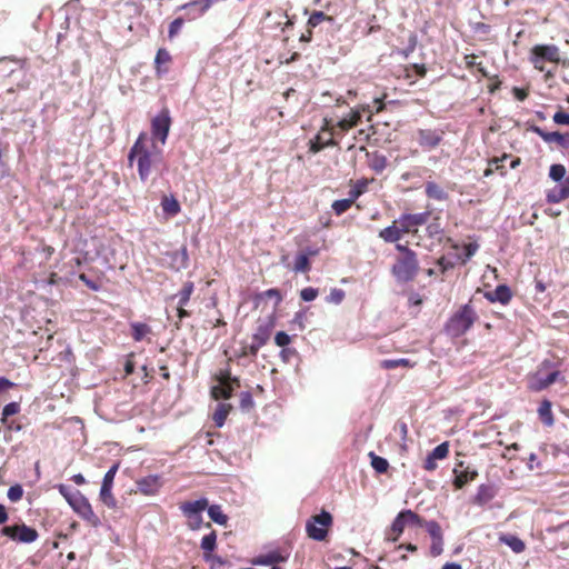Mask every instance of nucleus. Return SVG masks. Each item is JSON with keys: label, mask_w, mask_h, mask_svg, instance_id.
I'll return each instance as SVG.
<instances>
[{"label": "nucleus", "mask_w": 569, "mask_h": 569, "mask_svg": "<svg viewBox=\"0 0 569 569\" xmlns=\"http://www.w3.org/2000/svg\"><path fill=\"white\" fill-rule=\"evenodd\" d=\"M128 161L130 166L137 164L139 179L147 182L152 167L162 161V148L148 133L140 132L129 150Z\"/></svg>", "instance_id": "nucleus-1"}, {"label": "nucleus", "mask_w": 569, "mask_h": 569, "mask_svg": "<svg viewBox=\"0 0 569 569\" xmlns=\"http://www.w3.org/2000/svg\"><path fill=\"white\" fill-rule=\"evenodd\" d=\"M478 319V316L470 303L461 306L446 322L445 332L452 337L463 336Z\"/></svg>", "instance_id": "nucleus-2"}, {"label": "nucleus", "mask_w": 569, "mask_h": 569, "mask_svg": "<svg viewBox=\"0 0 569 569\" xmlns=\"http://www.w3.org/2000/svg\"><path fill=\"white\" fill-rule=\"evenodd\" d=\"M208 507V499L201 497L194 501H184L180 503L179 509L181 513L188 520V528L192 531L199 530L202 526L206 528H211V523H203L202 512Z\"/></svg>", "instance_id": "nucleus-3"}, {"label": "nucleus", "mask_w": 569, "mask_h": 569, "mask_svg": "<svg viewBox=\"0 0 569 569\" xmlns=\"http://www.w3.org/2000/svg\"><path fill=\"white\" fill-rule=\"evenodd\" d=\"M419 271V261L417 254L400 256L396 259L391 268V273L400 283L412 281Z\"/></svg>", "instance_id": "nucleus-4"}, {"label": "nucleus", "mask_w": 569, "mask_h": 569, "mask_svg": "<svg viewBox=\"0 0 569 569\" xmlns=\"http://www.w3.org/2000/svg\"><path fill=\"white\" fill-rule=\"evenodd\" d=\"M332 516L326 510L312 516L306 523V532L309 538L316 541H323L328 536V527L332 525Z\"/></svg>", "instance_id": "nucleus-5"}, {"label": "nucleus", "mask_w": 569, "mask_h": 569, "mask_svg": "<svg viewBox=\"0 0 569 569\" xmlns=\"http://www.w3.org/2000/svg\"><path fill=\"white\" fill-rule=\"evenodd\" d=\"M422 527V518L410 509L401 510L393 519L390 530L395 533L393 537H388V540L396 542L405 530V527Z\"/></svg>", "instance_id": "nucleus-6"}, {"label": "nucleus", "mask_w": 569, "mask_h": 569, "mask_svg": "<svg viewBox=\"0 0 569 569\" xmlns=\"http://www.w3.org/2000/svg\"><path fill=\"white\" fill-rule=\"evenodd\" d=\"M170 127V111L167 108H163L151 120V137L149 138L157 143L159 141L161 144H164L169 136Z\"/></svg>", "instance_id": "nucleus-7"}, {"label": "nucleus", "mask_w": 569, "mask_h": 569, "mask_svg": "<svg viewBox=\"0 0 569 569\" xmlns=\"http://www.w3.org/2000/svg\"><path fill=\"white\" fill-rule=\"evenodd\" d=\"M530 61L536 69L543 71L545 62L559 61V49L555 44H537L530 51Z\"/></svg>", "instance_id": "nucleus-8"}, {"label": "nucleus", "mask_w": 569, "mask_h": 569, "mask_svg": "<svg viewBox=\"0 0 569 569\" xmlns=\"http://www.w3.org/2000/svg\"><path fill=\"white\" fill-rule=\"evenodd\" d=\"M0 532L14 541L23 543L33 542L38 538L37 530L26 526L24 523L6 526Z\"/></svg>", "instance_id": "nucleus-9"}, {"label": "nucleus", "mask_w": 569, "mask_h": 569, "mask_svg": "<svg viewBox=\"0 0 569 569\" xmlns=\"http://www.w3.org/2000/svg\"><path fill=\"white\" fill-rule=\"evenodd\" d=\"M73 512L78 513L92 527H98L100 525V519L93 512L89 500L79 491L73 493Z\"/></svg>", "instance_id": "nucleus-10"}, {"label": "nucleus", "mask_w": 569, "mask_h": 569, "mask_svg": "<svg viewBox=\"0 0 569 569\" xmlns=\"http://www.w3.org/2000/svg\"><path fill=\"white\" fill-rule=\"evenodd\" d=\"M445 131L441 129H418L416 140L426 150L437 148L443 140Z\"/></svg>", "instance_id": "nucleus-11"}, {"label": "nucleus", "mask_w": 569, "mask_h": 569, "mask_svg": "<svg viewBox=\"0 0 569 569\" xmlns=\"http://www.w3.org/2000/svg\"><path fill=\"white\" fill-rule=\"evenodd\" d=\"M529 131L538 134L547 143H557L561 149H569V132L561 133L559 131L548 132L539 126L531 124Z\"/></svg>", "instance_id": "nucleus-12"}, {"label": "nucleus", "mask_w": 569, "mask_h": 569, "mask_svg": "<svg viewBox=\"0 0 569 569\" xmlns=\"http://www.w3.org/2000/svg\"><path fill=\"white\" fill-rule=\"evenodd\" d=\"M431 216L430 211H423L419 213H402L395 223L402 226L405 232H411L415 228L423 226L428 222Z\"/></svg>", "instance_id": "nucleus-13"}, {"label": "nucleus", "mask_w": 569, "mask_h": 569, "mask_svg": "<svg viewBox=\"0 0 569 569\" xmlns=\"http://www.w3.org/2000/svg\"><path fill=\"white\" fill-rule=\"evenodd\" d=\"M168 267L174 271H181L188 267L189 254L187 247L166 253Z\"/></svg>", "instance_id": "nucleus-14"}, {"label": "nucleus", "mask_w": 569, "mask_h": 569, "mask_svg": "<svg viewBox=\"0 0 569 569\" xmlns=\"http://www.w3.org/2000/svg\"><path fill=\"white\" fill-rule=\"evenodd\" d=\"M449 453V443L447 441L438 445L427 456L423 462V469L427 471H433L438 468L437 460L445 459Z\"/></svg>", "instance_id": "nucleus-15"}, {"label": "nucleus", "mask_w": 569, "mask_h": 569, "mask_svg": "<svg viewBox=\"0 0 569 569\" xmlns=\"http://www.w3.org/2000/svg\"><path fill=\"white\" fill-rule=\"evenodd\" d=\"M497 493L498 489L495 485L481 483L477 489V493L475 495L472 502L477 506L483 507L490 502Z\"/></svg>", "instance_id": "nucleus-16"}, {"label": "nucleus", "mask_w": 569, "mask_h": 569, "mask_svg": "<svg viewBox=\"0 0 569 569\" xmlns=\"http://www.w3.org/2000/svg\"><path fill=\"white\" fill-rule=\"evenodd\" d=\"M140 492L151 496L158 492L161 487V479L158 475H150L137 481Z\"/></svg>", "instance_id": "nucleus-17"}, {"label": "nucleus", "mask_w": 569, "mask_h": 569, "mask_svg": "<svg viewBox=\"0 0 569 569\" xmlns=\"http://www.w3.org/2000/svg\"><path fill=\"white\" fill-rule=\"evenodd\" d=\"M485 298L490 302L508 305L512 298V293L507 284H498L495 290L487 291Z\"/></svg>", "instance_id": "nucleus-18"}, {"label": "nucleus", "mask_w": 569, "mask_h": 569, "mask_svg": "<svg viewBox=\"0 0 569 569\" xmlns=\"http://www.w3.org/2000/svg\"><path fill=\"white\" fill-rule=\"evenodd\" d=\"M569 198V177L547 192L548 203H559Z\"/></svg>", "instance_id": "nucleus-19"}, {"label": "nucleus", "mask_w": 569, "mask_h": 569, "mask_svg": "<svg viewBox=\"0 0 569 569\" xmlns=\"http://www.w3.org/2000/svg\"><path fill=\"white\" fill-rule=\"evenodd\" d=\"M288 556L281 555L278 550L269 551L264 555H260L252 560L253 565L269 566L287 561Z\"/></svg>", "instance_id": "nucleus-20"}, {"label": "nucleus", "mask_w": 569, "mask_h": 569, "mask_svg": "<svg viewBox=\"0 0 569 569\" xmlns=\"http://www.w3.org/2000/svg\"><path fill=\"white\" fill-rule=\"evenodd\" d=\"M425 193L427 198L437 201H447L449 199V193L435 181H427L425 183Z\"/></svg>", "instance_id": "nucleus-21"}, {"label": "nucleus", "mask_w": 569, "mask_h": 569, "mask_svg": "<svg viewBox=\"0 0 569 569\" xmlns=\"http://www.w3.org/2000/svg\"><path fill=\"white\" fill-rule=\"evenodd\" d=\"M362 118V112L360 110H350V112L341 118L337 126L341 131H348L349 129L359 124Z\"/></svg>", "instance_id": "nucleus-22"}, {"label": "nucleus", "mask_w": 569, "mask_h": 569, "mask_svg": "<svg viewBox=\"0 0 569 569\" xmlns=\"http://www.w3.org/2000/svg\"><path fill=\"white\" fill-rule=\"evenodd\" d=\"M477 477L478 471L470 469L469 466H467L461 472L455 475L452 483L456 489H461L469 482L473 481Z\"/></svg>", "instance_id": "nucleus-23"}, {"label": "nucleus", "mask_w": 569, "mask_h": 569, "mask_svg": "<svg viewBox=\"0 0 569 569\" xmlns=\"http://www.w3.org/2000/svg\"><path fill=\"white\" fill-rule=\"evenodd\" d=\"M402 233H406L405 230H402V226L397 227L393 222V224L382 229L379 232V237L388 243H393L401 239Z\"/></svg>", "instance_id": "nucleus-24"}, {"label": "nucleus", "mask_w": 569, "mask_h": 569, "mask_svg": "<svg viewBox=\"0 0 569 569\" xmlns=\"http://www.w3.org/2000/svg\"><path fill=\"white\" fill-rule=\"evenodd\" d=\"M264 299H273L274 307H278L282 301V295H281L280 290L277 288H271V289L264 290L262 292H259L253 298V302H254L256 307H258L260 301H262Z\"/></svg>", "instance_id": "nucleus-25"}, {"label": "nucleus", "mask_w": 569, "mask_h": 569, "mask_svg": "<svg viewBox=\"0 0 569 569\" xmlns=\"http://www.w3.org/2000/svg\"><path fill=\"white\" fill-rule=\"evenodd\" d=\"M538 415L542 423L547 427H551L555 423L553 415L551 411V402L548 399L541 401L538 408Z\"/></svg>", "instance_id": "nucleus-26"}, {"label": "nucleus", "mask_w": 569, "mask_h": 569, "mask_svg": "<svg viewBox=\"0 0 569 569\" xmlns=\"http://www.w3.org/2000/svg\"><path fill=\"white\" fill-rule=\"evenodd\" d=\"M206 510L208 512L209 518L213 522H216L220 526H227L229 518L227 515L223 513L220 505H209L208 503V507Z\"/></svg>", "instance_id": "nucleus-27"}, {"label": "nucleus", "mask_w": 569, "mask_h": 569, "mask_svg": "<svg viewBox=\"0 0 569 569\" xmlns=\"http://www.w3.org/2000/svg\"><path fill=\"white\" fill-rule=\"evenodd\" d=\"M500 542L508 546L516 553H520L526 549L525 542L515 535H502L500 537Z\"/></svg>", "instance_id": "nucleus-28"}, {"label": "nucleus", "mask_w": 569, "mask_h": 569, "mask_svg": "<svg viewBox=\"0 0 569 569\" xmlns=\"http://www.w3.org/2000/svg\"><path fill=\"white\" fill-rule=\"evenodd\" d=\"M161 207L164 213L170 217H174L181 210L179 201L174 197H163L161 200Z\"/></svg>", "instance_id": "nucleus-29"}, {"label": "nucleus", "mask_w": 569, "mask_h": 569, "mask_svg": "<svg viewBox=\"0 0 569 569\" xmlns=\"http://www.w3.org/2000/svg\"><path fill=\"white\" fill-rule=\"evenodd\" d=\"M200 548L203 550V555H211L214 551L217 548V533L214 530L202 537Z\"/></svg>", "instance_id": "nucleus-30"}, {"label": "nucleus", "mask_w": 569, "mask_h": 569, "mask_svg": "<svg viewBox=\"0 0 569 569\" xmlns=\"http://www.w3.org/2000/svg\"><path fill=\"white\" fill-rule=\"evenodd\" d=\"M193 290H194L193 282L187 281L183 283L181 290L173 298H178V305L180 307H184L188 305Z\"/></svg>", "instance_id": "nucleus-31"}, {"label": "nucleus", "mask_w": 569, "mask_h": 569, "mask_svg": "<svg viewBox=\"0 0 569 569\" xmlns=\"http://www.w3.org/2000/svg\"><path fill=\"white\" fill-rule=\"evenodd\" d=\"M131 328V337L134 341H141L144 337L150 333L151 329L147 323L142 322H132L130 325Z\"/></svg>", "instance_id": "nucleus-32"}, {"label": "nucleus", "mask_w": 569, "mask_h": 569, "mask_svg": "<svg viewBox=\"0 0 569 569\" xmlns=\"http://www.w3.org/2000/svg\"><path fill=\"white\" fill-rule=\"evenodd\" d=\"M79 280H81L92 291H99L102 288V281L98 276L82 272L79 274Z\"/></svg>", "instance_id": "nucleus-33"}, {"label": "nucleus", "mask_w": 569, "mask_h": 569, "mask_svg": "<svg viewBox=\"0 0 569 569\" xmlns=\"http://www.w3.org/2000/svg\"><path fill=\"white\" fill-rule=\"evenodd\" d=\"M369 457L371 459V467L378 473H385L388 471L389 462L386 458L377 456L375 452H370Z\"/></svg>", "instance_id": "nucleus-34"}, {"label": "nucleus", "mask_w": 569, "mask_h": 569, "mask_svg": "<svg viewBox=\"0 0 569 569\" xmlns=\"http://www.w3.org/2000/svg\"><path fill=\"white\" fill-rule=\"evenodd\" d=\"M311 269L310 259L301 251L296 256L295 266L292 270L295 272H308Z\"/></svg>", "instance_id": "nucleus-35"}, {"label": "nucleus", "mask_w": 569, "mask_h": 569, "mask_svg": "<svg viewBox=\"0 0 569 569\" xmlns=\"http://www.w3.org/2000/svg\"><path fill=\"white\" fill-rule=\"evenodd\" d=\"M422 527L429 533L431 539L443 538L441 527H440V525L436 520H428V521H426V520L422 519Z\"/></svg>", "instance_id": "nucleus-36"}, {"label": "nucleus", "mask_w": 569, "mask_h": 569, "mask_svg": "<svg viewBox=\"0 0 569 569\" xmlns=\"http://www.w3.org/2000/svg\"><path fill=\"white\" fill-rule=\"evenodd\" d=\"M270 338V330L267 326H259L256 332L252 335V342L257 346L263 347Z\"/></svg>", "instance_id": "nucleus-37"}, {"label": "nucleus", "mask_w": 569, "mask_h": 569, "mask_svg": "<svg viewBox=\"0 0 569 569\" xmlns=\"http://www.w3.org/2000/svg\"><path fill=\"white\" fill-rule=\"evenodd\" d=\"M323 21L332 22L333 18L330 16H327L322 11H313L312 14L308 19L307 26L309 29H313V28L318 27Z\"/></svg>", "instance_id": "nucleus-38"}, {"label": "nucleus", "mask_w": 569, "mask_h": 569, "mask_svg": "<svg viewBox=\"0 0 569 569\" xmlns=\"http://www.w3.org/2000/svg\"><path fill=\"white\" fill-rule=\"evenodd\" d=\"M549 178L556 182L561 183L565 179L568 178L566 177L565 166L561 163L551 164L549 168Z\"/></svg>", "instance_id": "nucleus-39"}, {"label": "nucleus", "mask_w": 569, "mask_h": 569, "mask_svg": "<svg viewBox=\"0 0 569 569\" xmlns=\"http://www.w3.org/2000/svg\"><path fill=\"white\" fill-rule=\"evenodd\" d=\"M100 499L109 508L117 507V500L112 496V487L101 486Z\"/></svg>", "instance_id": "nucleus-40"}, {"label": "nucleus", "mask_w": 569, "mask_h": 569, "mask_svg": "<svg viewBox=\"0 0 569 569\" xmlns=\"http://www.w3.org/2000/svg\"><path fill=\"white\" fill-rule=\"evenodd\" d=\"M479 246L476 242H469L463 246V252L457 256V260H460L462 263H466L470 260L477 252Z\"/></svg>", "instance_id": "nucleus-41"}, {"label": "nucleus", "mask_w": 569, "mask_h": 569, "mask_svg": "<svg viewBox=\"0 0 569 569\" xmlns=\"http://www.w3.org/2000/svg\"><path fill=\"white\" fill-rule=\"evenodd\" d=\"M355 201L351 198L339 199L333 201L331 208L337 216L345 213L349 210Z\"/></svg>", "instance_id": "nucleus-42"}, {"label": "nucleus", "mask_w": 569, "mask_h": 569, "mask_svg": "<svg viewBox=\"0 0 569 569\" xmlns=\"http://www.w3.org/2000/svg\"><path fill=\"white\" fill-rule=\"evenodd\" d=\"M387 167V158L383 154L375 153L370 160V168L376 173H381Z\"/></svg>", "instance_id": "nucleus-43"}, {"label": "nucleus", "mask_w": 569, "mask_h": 569, "mask_svg": "<svg viewBox=\"0 0 569 569\" xmlns=\"http://www.w3.org/2000/svg\"><path fill=\"white\" fill-rule=\"evenodd\" d=\"M410 366V360L400 358V359H385L381 361V368L391 370L398 367H408Z\"/></svg>", "instance_id": "nucleus-44"}, {"label": "nucleus", "mask_w": 569, "mask_h": 569, "mask_svg": "<svg viewBox=\"0 0 569 569\" xmlns=\"http://www.w3.org/2000/svg\"><path fill=\"white\" fill-rule=\"evenodd\" d=\"M20 411V405L18 402H10L6 405L1 412V422L7 425L10 416L17 415Z\"/></svg>", "instance_id": "nucleus-45"}, {"label": "nucleus", "mask_w": 569, "mask_h": 569, "mask_svg": "<svg viewBox=\"0 0 569 569\" xmlns=\"http://www.w3.org/2000/svg\"><path fill=\"white\" fill-rule=\"evenodd\" d=\"M203 560L211 563L210 569H220L228 563L226 559L213 553L203 555Z\"/></svg>", "instance_id": "nucleus-46"}, {"label": "nucleus", "mask_w": 569, "mask_h": 569, "mask_svg": "<svg viewBox=\"0 0 569 569\" xmlns=\"http://www.w3.org/2000/svg\"><path fill=\"white\" fill-rule=\"evenodd\" d=\"M227 416H228V409L223 405H219L213 413L214 425L218 428H221L224 425Z\"/></svg>", "instance_id": "nucleus-47"}, {"label": "nucleus", "mask_w": 569, "mask_h": 569, "mask_svg": "<svg viewBox=\"0 0 569 569\" xmlns=\"http://www.w3.org/2000/svg\"><path fill=\"white\" fill-rule=\"evenodd\" d=\"M183 24L184 19L182 17H178L171 21L168 29L169 39H173L181 31Z\"/></svg>", "instance_id": "nucleus-48"}, {"label": "nucleus", "mask_w": 569, "mask_h": 569, "mask_svg": "<svg viewBox=\"0 0 569 569\" xmlns=\"http://www.w3.org/2000/svg\"><path fill=\"white\" fill-rule=\"evenodd\" d=\"M345 291L340 288L331 289L329 296L326 298L328 303L340 305L345 299Z\"/></svg>", "instance_id": "nucleus-49"}, {"label": "nucleus", "mask_w": 569, "mask_h": 569, "mask_svg": "<svg viewBox=\"0 0 569 569\" xmlns=\"http://www.w3.org/2000/svg\"><path fill=\"white\" fill-rule=\"evenodd\" d=\"M119 469V462L113 463L106 472L101 486L112 487L116 473Z\"/></svg>", "instance_id": "nucleus-50"}, {"label": "nucleus", "mask_w": 569, "mask_h": 569, "mask_svg": "<svg viewBox=\"0 0 569 569\" xmlns=\"http://www.w3.org/2000/svg\"><path fill=\"white\" fill-rule=\"evenodd\" d=\"M8 499L12 502H18L19 500L22 499V496H23V489L20 485H13L9 488L8 490Z\"/></svg>", "instance_id": "nucleus-51"}, {"label": "nucleus", "mask_w": 569, "mask_h": 569, "mask_svg": "<svg viewBox=\"0 0 569 569\" xmlns=\"http://www.w3.org/2000/svg\"><path fill=\"white\" fill-rule=\"evenodd\" d=\"M318 293H319V291L317 288L307 287L300 291V298L306 302H310V301H313L318 297Z\"/></svg>", "instance_id": "nucleus-52"}, {"label": "nucleus", "mask_w": 569, "mask_h": 569, "mask_svg": "<svg viewBox=\"0 0 569 569\" xmlns=\"http://www.w3.org/2000/svg\"><path fill=\"white\" fill-rule=\"evenodd\" d=\"M552 120L556 124L559 126H569V112H566L563 110H558L553 117Z\"/></svg>", "instance_id": "nucleus-53"}, {"label": "nucleus", "mask_w": 569, "mask_h": 569, "mask_svg": "<svg viewBox=\"0 0 569 569\" xmlns=\"http://www.w3.org/2000/svg\"><path fill=\"white\" fill-rule=\"evenodd\" d=\"M443 551V538L439 539H432L431 546H430V555L432 557H438Z\"/></svg>", "instance_id": "nucleus-54"}, {"label": "nucleus", "mask_w": 569, "mask_h": 569, "mask_svg": "<svg viewBox=\"0 0 569 569\" xmlns=\"http://www.w3.org/2000/svg\"><path fill=\"white\" fill-rule=\"evenodd\" d=\"M171 60L170 53L166 49H159L156 54L154 63L159 67Z\"/></svg>", "instance_id": "nucleus-55"}, {"label": "nucleus", "mask_w": 569, "mask_h": 569, "mask_svg": "<svg viewBox=\"0 0 569 569\" xmlns=\"http://www.w3.org/2000/svg\"><path fill=\"white\" fill-rule=\"evenodd\" d=\"M559 376V371L549 372L542 380H540L539 389L547 388L548 386L555 383Z\"/></svg>", "instance_id": "nucleus-56"}, {"label": "nucleus", "mask_w": 569, "mask_h": 569, "mask_svg": "<svg viewBox=\"0 0 569 569\" xmlns=\"http://www.w3.org/2000/svg\"><path fill=\"white\" fill-rule=\"evenodd\" d=\"M291 338L290 336L284 331H279L276 333L274 342L279 347H286L290 343Z\"/></svg>", "instance_id": "nucleus-57"}, {"label": "nucleus", "mask_w": 569, "mask_h": 569, "mask_svg": "<svg viewBox=\"0 0 569 569\" xmlns=\"http://www.w3.org/2000/svg\"><path fill=\"white\" fill-rule=\"evenodd\" d=\"M366 189V183L359 182L355 187H352L349 191V198H351L353 201H356Z\"/></svg>", "instance_id": "nucleus-58"}, {"label": "nucleus", "mask_w": 569, "mask_h": 569, "mask_svg": "<svg viewBox=\"0 0 569 569\" xmlns=\"http://www.w3.org/2000/svg\"><path fill=\"white\" fill-rule=\"evenodd\" d=\"M417 47V36L415 33H410L408 39L407 47L402 50V54L407 58L410 53L415 51Z\"/></svg>", "instance_id": "nucleus-59"}, {"label": "nucleus", "mask_w": 569, "mask_h": 569, "mask_svg": "<svg viewBox=\"0 0 569 569\" xmlns=\"http://www.w3.org/2000/svg\"><path fill=\"white\" fill-rule=\"evenodd\" d=\"M455 261L450 260L449 258L447 257H441L439 260H438V264L440 266L442 272L451 269L455 267Z\"/></svg>", "instance_id": "nucleus-60"}, {"label": "nucleus", "mask_w": 569, "mask_h": 569, "mask_svg": "<svg viewBox=\"0 0 569 569\" xmlns=\"http://www.w3.org/2000/svg\"><path fill=\"white\" fill-rule=\"evenodd\" d=\"M253 405L252 397L249 392H242L240 396L241 408H250Z\"/></svg>", "instance_id": "nucleus-61"}, {"label": "nucleus", "mask_w": 569, "mask_h": 569, "mask_svg": "<svg viewBox=\"0 0 569 569\" xmlns=\"http://www.w3.org/2000/svg\"><path fill=\"white\" fill-rule=\"evenodd\" d=\"M306 318H307L306 311L300 310V311L296 312V315L293 317V322L297 323L300 329H303Z\"/></svg>", "instance_id": "nucleus-62"}, {"label": "nucleus", "mask_w": 569, "mask_h": 569, "mask_svg": "<svg viewBox=\"0 0 569 569\" xmlns=\"http://www.w3.org/2000/svg\"><path fill=\"white\" fill-rule=\"evenodd\" d=\"M261 348V346H257V343L252 342L246 347V350L243 351V355L244 356H251V357H256L258 355V351L259 349Z\"/></svg>", "instance_id": "nucleus-63"}, {"label": "nucleus", "mask_w": 569, "mask_h": 569, "mask_svg": "<svg viewBox=\"0 0 569 569\" xmlns=\"http://www.w3.org/2000/svg\"><path fill=\"white\" fill-rule=\"evenodd\" d=\"M301 252L310 259V257L318 256L320 252V249L317 246H308L303 250H301Z\"/></svg>", "instance_id": "nucleus-64"}]
</instances>
